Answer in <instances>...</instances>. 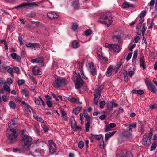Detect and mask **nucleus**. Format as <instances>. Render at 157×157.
<instances>
[{
  "label": "nucleus",
  "instance_id": "nucleus-39",
  "mask_svg": "<svg viewBox=\"0 0 157 157\" xmlns=\"http://www.w3.org/2000/svg\"><path fill=\"white\" fill-rule=\"evenodd\" d=\"M40 99L37 98H34L35 102L36 105H39L40 104Z\"/></svg>",
  "mask_w": 157,
  "mask_h": 157
},
{
  "label": "nucleus",
  "instance_id": "nucleus-30",
  "mask_svg": "<svg viewBox=\"0 0 157 157\" xmlns=\"http://www.w3.org/2000/svg\"><path fill=\"white\" fill-rule=\"evenodd\" d=\"M78 27V25L77 23H73L72 26V28L73 31H76Z\"/></svg>",
  "mask_w": 157,
  "mask_h": 157
},
{
  "label": "nucleus",
  "instance_id": "nucleus-18",
  "mask_svg": "<svg viewBox=\"0 0 157 157\" xmlns=\"http://www.w3.org/2000/svg\"><path fill=\"white\" fill-rule=\"evenodd\" d=\"M132 130V128H129L128 130H124L122 132L123 136L125 137H130L132 136L130 131Z\"/></svg>",
  "mask_w": 157,
  "mask_h": 157
},
{
  "label": "nucleus",
  "instance_id": "nucleus-24",
  "mask_svg": "<svg viewBox=\"0 0 157 157\" xmlns=\"http://www.w3.org/2000/svg\"><path fill=\"white\" fill-rule=\"evenodd\" d=\"M134 5L132 4H130L129 3H127L125 2L124 3L122 6V7L123 8H126L129 7H133Z\"/></svg>",
  "mask_w": 157,
  "mask_h": 157
},
{
  "label": "nucleus",
  "instance_id": "nucleus-57",
  "mask_svg": "<svg viewBox=\"0 0 157 157\" xmlns=\"http://www.w3.org/2000/svg\"><path fill=\"white\" fill-rule=\"evenodd\" d=\"M12 57V58L16 59H17V54L16 53H14L11 54L10 55Z\"/></svg>",
  "mask_w": 157,
  "mask_h": 157
},
{
  "label": "nucleus",
  "instance_id": "nucleus-32",
  "mask_svg": "<svg viewBox=\"0 0 157 157\" xmlns=\"http://www.w3.org/2000/svg\"><path fill=\"white\" fill-rule=\"evenodd\" d=\"M157 146L156 142H154L152 144V145L151 147V151H153L154 150Z\"/></svg>",
  "mask_w": 157,
  "mask_h": 157
},
{
  "label": "nucleus",
  "instance_id": "nucleus-52",
  "mask_svg": "<svg viewBox=\"0 0 157 157\" xmlns=\"http://www.w3.org/2000/svg\"><path fill=\"white\" fill-rule=\"evenodd\" d=\"M98 58V60L101 61L102 60V59L103 58V56L101 55H100V54H98V53H97Z\"/></svg>",
  "mask_w": 157,
  "mask_h": 157
},
{
  "label": "nucleus",
  "instance_id": "nucleus-38",
  "mask_svg": "<svg viewBox=\"0 0 157 157\" xmlns=\"http://www.w3.org/2000/svg\"><path fill=\"white\" fill-rule=\"evenodd\" d=\"M78 147L80 148H82L84 146V143L82 141H80L78 144Z\"/></svg>",
  "mask_w": 157,
  "mask_h": 157
},
{
  "label": "nucleus",
  "instance_id": "nucleus-19",
  "mask_svg": "<svg viewBox=\"0 0 157 157\" xmlns=\"http://www.w3.org/2000/svg\"><path fill=\"white\" fill-rule=\"evenodd\" d=\"M29 3H23L19 5L16 7H15V8L19 9L21 8H25L26 6H29Z\"/></svg>",
  "mask_w": 157,
  "mask_h": 157
},
{
  "label": "nucleus",
  "instance_id": "nucleus-4",
  "mask_svg": "<svg viewBox=\"0 0 157 157\" xmlns=\"http://www.w3.org/2000/svg\"><path fill=\"white\" fill-rule=\"evenodd\" d=\"M105 83H103L99 87L95 89L93 95L94 99V104L96 105L98 103V100L101 96V93L104 88Z\"/></svg>",
  "mask_w": 157,
  "mask_h": 157
},
{
  "label": "nucleus",
  "instance_id": "nucleus-33",
  "mask_svg": "<svg viewBox=\"0 0 157 157\" xmlns=\"http://www.w3.org/2000/svg\"><path fill=\"white\" fill-rule=\"evenodd\" d=\"M81 109H74L73 113L75 115L78 114L80 112Z\"/></svg>",
  "mask_w": 157,
  "mask_h": 157
},
{
  "label": "nucleus",
  "instance_id": "nucleus-1",
  "mask_svg": "<svg viewBox=\"0 0 157 157\" xmlns=\"http://www.w3.org/2000/svg\"><path fill=\"white\" fill-rule=\"evenodd\" d=\"M22 139L21 145L24 152L28 155H40V150L33 144L32 138L29 135L25 134L23 132L21 135Z\"/></svg>",
  "mask_w": 157,
  "mask_h": 157
},
{
  "label": "nucleus",
  "instance_id": "nucleus-15",
  "mask_svg": "<svg viewBox=\"0 0 157 157\" xmlns=\"http://www.w3.org/2000/svg\"><path fill=\"white\" fill-rule=\"evenodd\" d=\"M31 62L33 63H38L41 64V65L43 66L44 65V59L42 57H37L31 60Z\"/></svg>",
  "mask_w": 157,
  "mask_h": 157
},
{
  "label": "nucleus",
  "instance_id": "nucleus-54",
  "mask_svg": "<svg viewBox=\"0 0 157 157\" xmlns=\"http://www.w3.org/2000/svg\"><path fill=\"white\" fill-rule=\"evenodd\" d=\"M23 39L22 36H21L18 38V40L20 42V44L22 45H24V43L22 42Z\"/></svg>",
  "mask_w": 157,
  "mask_h": 157
},
{
  "label": "nucleus",
  "instance_id": "nucleus-3",
  "mask_svg": "<svg viewBox=\"0 0 157 157\" xmlns=\"http://www.w3.org/2000/svg\"><path fill=\"white\" fill-rule=\"evenodd\" d=\"M6 134L8 138L7 141L8 143H12L18 135L16 130L14 129H8L6 132Z\"/></svg>",
  "mask_w": 157,
  "mask_h": 157
},
{
  "label": "nucleus",
  "instance_id": "nucleus-27",
  "mask_svg": "<svg viewBox=\"0 0 157 157\" xmlns=\"http://www.w3.org/2000/svg\"><path fill=\"white\" fill-rule=\"evenodd\" d=\"M21 92L24 94L25 96H28L29 95V91L27 89H23Z\"/></svg>",
  "mask_w": 157,
  "mask_h": 157
},
{
  "label": "nucleus",
  "instance_id": "nucleus-49",
  "mask_svg": "<svg viewBox=\"0 0 157 157\" xmlns=\"http://www.w3.org/2000/svg\"><path fill=\"white\" fill-rule=\"evenodd\" d=\"M37 121L43 123L44 122V121L41 117H38L36 119Z\"/></svg>",
  "mask_w": 157,
  "mask_h": 157
},
{
  "label": "nucleus",
  "instance_id": "nucleus-50",
  "mask_svg": "<svg viewBox=\"0 0 157 157\" xmlns=\"http://www.w3.org/2000/svg\"><path fill=\"white\" fill-rule=\"evenodd\" d=\"M132 53H129L126 58V60L128 61L130 59V58H131L132 56Z\"/></svg>",
  "mask_w": 157,
  "mask_h": 157
},
{
  "label": "nucleus",
  "instance_id": "nucleus-13",
  "mask_svg": "<svg viewBox=\"0 0 157 157\" xmlns=\"http://www.w3.org/2000/svg\"><path fill=\"white\" fill-rule=\"evenodd\" d=\"M116 100L114 99L112 100L111 101H108L107 103V108H113L117 107L118 106V104L115 102Z\"/></svg>",
  "mask_w": 157,
  "mask_h": 157
},
{
  "label": "nucleus",
  "instance_id": "nucleus-51",
  "mask_svg": "<svg viewBox=\"0 0 157 157\" xmlns=\"http://www.w3.org/2000/svg\"><path fill=\"white\" fill-rule=\"evenodd\" d=\"M140 39V37L138 36H136L134 38V42L135 43H137Z\"/></svg>",
  "mask_w": 157,
  "mask_h": 157
},
{
  "label": "nucleus",
  "instance_id": "nucleus-22",
  "mask_svg": "<svg viewBox=\"0 0 157 157\" xmlns=\"http://www.w3.org/2000/svg\"><path fill=\"white\" fill-rule=\"evenodd\" d=\"M116 132V131L112 132H109L108 133H106L105 134V140L107 141L109 138L113 136Z\"/></svg>",
  "mask_w": 157,
  "mask_h": 157
},
{
  "label": "nucleus",
  "instance_id": "nucleus-40",
  "mask_svg": "<svg viewBox=\"0 0 157 157\" xmlns=\"http://www.w3.org/2000/svg\"><path fill=\"white\" fill-rule=\"evenodd\" d=\"M140 67L142 68L143 70H145L146 69L145 62H140Z\"/></svg>",
  "mask_w": 157,
  "mask_h": 157
},
{
  "label": "nucleus",
  "instance_id": "nucleus-45",
  "mask_svg": "<svg viewBox=\"0 0 157 157\" xmlns=\"http://www.w3.org/2000/svg\"><path fill=\"white\" fill-rule=\"evenodd\" d=\"M25 83V81L24 80H19L17 81V83L19 86L23 85Z\"/></svg>",
  "mask_w": 157,
  "mask_h": 157
},
{
  "label": "nucleus",
  "instance_id": "nucleus-53",
  "mask_svg": "<svg viewBox=\"0 0 157 157\" xmlns=\"http://www.w3.org/2000/svg\"><path fill=\"white\" fill-rule=\"evenodd\" d=\"M90 126V123H87L85 125L86 129V132H88L89 130V127Z\"/></svg>",
  "mask_w": 157,
  "mask_h": 157
},
{
  "label": "nucleus",
  "instance_id": "nucleus-59",
  "mask_svg": "<svg viewBox=\"0 0 157 157\" xmlns=\"http://www.w3.org/2000/svg\"><path fill=\"white\" fill-rule=\"evenodd\" d=\"M39 99H40V101H41L42 104V105H43V107H45V106L46 105V104L45 103V102L42 99V98L41 97V96H39Z\"/></svg>",
  "mask_w": 157,
  "mask_h": 157
},
{
  "label": "nucleus",
  "instance_id": "nucleus-2",
  "mask_svg": "<svg viewBox=\"0 0 157 157\" xmlns=\"http://www.w3.org/2000/svg\"><path fill=\"white\" fill-rule=\"evenodd\" d=\"M113 20L111 14L108 12H104L101 14L98 21L101 24L106 25L108 27L113 22Z\"/></svg>",
  "mask_w": 157,
  "mask_h": 157
},
{
  "label": "nucleus",
  "instance_id": "nucleus-31",
  "mask_svg": "<svg viewBox=\"0 0 157 157\" xmlns=\"http://www.w3.org/2000/svg\"><path fill=\"white\" fill-rule=\"evenodd\" d=\"M84 34L86 36H88L92 34V31L90 29H88L84 31Z\"/></svg>",
  "mask_w": 157,
  "mask_h": 157
},
{
  "label": "nucleus",
  "instance_id": "nucleus-61",
  "mask_svg": "<svg viewBox=\"0 0 157 157\" xmlns=\"http://www.w3.org/2000/svg\"><path fill=\"white\" fill-rule=\"evenodd\" d=\"M15 100L17 102H19V103L22 102V100L19 97H17L15 98Z\"/></svg>",
  "mask_w": 157,
  "mask_h": 157
},
{
  "label": "nucleus",
  "instance_id": "nucleus-29",
  "mask_svg": "<svg viewBox=\"0 0 157 157\" xmlns=\"http://www.w3.org/2000/svg\"><path fill=\"white\" fill-rule=\"evenodd\" d=\"M5 68H6V70H7V72L10 74L14 72L13 69L10 67V66H6L5 67Z\"/></svg>",
  "mask_w": 157,
  "mask_h": 157
},
{
  "label": "nucleus",
  "instance_id": "nucleus-28",
  "mask_svg": "<svg viewBox=\"0 0 157 157\" xmlns=\"http://www.w3.org/2000/svg\"><path fill=\"white\" fill-rule=\"evenodd\" d=\"M146 24L144 23L143 24L142 29V34L143 36H144V33L147 29V27L146 26Z\"/></svg>",
  "mask_w": 157,
  "mask_h": 157
},
{
  "label": "nucleus",
  "instance_id": "nucleus-41",
  "mask_svg": "<svg viewBox=\"0 0 157 157\" xmlns=\"http://www.w3.org/2000/svg\"><path fill=\"white\" fill-rule=\"evenodd\" d=\"M100 108H103L105 105V102L104 101H101L100 103Z\"/></svg>",
  "mask_w": 157,
  "mask_h": 157
},
{
  "label": "nucleus",
  "instance_id": "nucleus-11",
  "mask_svg": "<svg viewBox=\"0 0 157 157\" xmlns=\"http://www.w3.org/2000/svg\"><path fill=\"white\" fill-rule=\"evenodd\" d=\"M146 85L148 90L151 92L155 93L156 92L157 89L156 88L151 82L149 81H147Z\"/></svg>",
  "mask_w": 157,
  "mask_h": 157
},
{
  "label": "nucleus",
  "instance_id": "nucleus-62",
  "mask_svg": "<svg viewBox=\"0 0 157 157\" xmlns=\"http://www.w3.org/2000/svg\"><path fill=\"white\" fill-rule=\"evenodd\" d=\"M137 50L134 51V53L133 54V58L135 59L137 58Z\"/></svg>",
  "mask_w": 157,
  "mask_h": 157
},
{
  "label": "nucleus",
  "instance_id": "nucleus-23",
  "mask_svg": "<svg viewBox=\"0 0 157 157\" xmlns=\"http://www.w3.org/2000/svg\"><path fill=\"white\" fill-rule=\"evenodd\" d=\"M90 135L93 139L97 140H100L102 137V136L101 134L94 135L92 133Z\"/></svg>",
  "mask_w": 157,
  "mask_h": 157
},
{
  "label": "nucleus",
  "instance_id": "nucleus-56",
  "mask_svg": "<svg viewBox=\"0 0 157 157\" xmlns=\"http://www.w3.org/2000/svg\"><path fill=\"white\" fill-rule=\"evenodd\" d=\"M145 62L144 57L143 55L140 56V63Z\"/></svg>",
  "mask_w": 157,
  "mask_h": 157
},
{
  "label": "nucleus",
  "instance_id": "nucleus-34",
  "mask_svg": "<svg viewBox=\"0 0 157 157\" xmlns=\"http://www.w3.org/2000/svg\"><path fill=\"white\" fill-rule=\"evenodd\" d=\"M33 47L34 48L35 50L36 49H39L40 48L39 44L36 43H33Z\"/></svg>",
  "mask_w": 157,
  "mask_h": 157
},
{
  "label": "nucleus",
  "instance_id": "nucleus-14",
  "mask_svg": "<svg viewBox=\"0 0 157 157\" xmlns=\"http://www.w3.org/2000/svg\"><path fill=\"white\" fill-rule=\"evenodd\" d=\"M47 16L51 19H57L59 17V15L57 13L53 11L48 13Z\"/></svg>",
  "mask_w": 157,
  "mask_h": 157
},
{
  "label": "nucleus",
  "instance_id": "nucleus-37",
  "mask_svg": "<svg viewBox=\"0 0 157 157\" xmlns=\"http://www.w3.org/2000/svg\"><path fill=\"white\" fill-rule=\"evenodd\" d=\"M3 89L4 90L6 91L8 93H9L10 92V89L9 86L7 85L4 86Z\"/></svg>",
  "mask_w": 157,
  "mask_h": 157
},
{
  "label": "nucleus",
  "instance_id": "nucleus-42",
  "mask_svg": "<svg viewBox=\"0 0 157 157\" xmlns=\"http://www.w3.org/2000/svg\"><path fill=\"white\" fill-rule=\"evenodd\" d=\"M68 100L73 103H75L77 102V99L74 98H68Z\"/></svg>",
  "mask_w": 157,
  "mask_h": 157
},
{
  "label": "nucleus",
  "instance_id": "nucleus-64",
  "mask_svg": "<svg viewBox=\"0 0 157 157\" xmlns=\"http://www.w3.org/2000/svg\"><path fill=\"white\" fill-rule=\"evenodd\" d=\"M106 117V116L105 115H102L101 116H100L99 117V118L101 120H104Z\"/></svg>",
  "mask_w": 157,
  "mask_h": 157
},
{
  "label": "nucleus",
  "instance_id": "nucleus-46",
  "mask_svg": "<svg viewBox=\"0 0 157 157\" xmlns=\"http://www.w3.org/2000/svg\"><path fill=\"white\" fill-rule=\"evenodd\" d=\"M121 157H132V154L130 152H128L126 154Z\"/></svg>",
  "mask_w": 157,
  "mask_h": 157
},
{
  "label": "nucleus",
  "instance_id": "nucleus-36",
  "mask_svg": "<svg viewBox=\"0 0 157 157\" xmlns=\"http://www.w3.org/2000/svg\"><path fill=\"white\" fill-rule=\"evenodd\" d=\"M42 128L45 132H46L48 130V126L45 124H43L42 125Z\"/></svg>",
  "mask_w": 157,
  "mask_h": 157
},
{
  "label": "nucleus",
  "instance_id": "nucleus-21",
  "mask_svg": "<svg viewBox=\"0 0 157 157\" xmlns=\"http://www.w3.org/2000/svg\"><path fill=\"white\" fill-rule=\"evenodd\" d=\"M113 67L111 66L107 68L106 76L108 77L110 76L112 74Z\"/></svg>",
  "mask_w": 157,
  "mask_h": 157
},
{
  "label": "nucleus",
  "instance_id": "nucleus-43",
  "mask_svg": "<svg viewBox=\"0 0 157 157\" xmlns=\"http://www.w3.org/2000/svg\"><path fill=\"white\" fill-rule=\"evenodd\" d=\"M29 79L32 80V81L33 82V83L35 84H37V81L35 80L34 77L31 75H29Z\"/></svg>",
  "mask_w": 157,
  "mask_h": 157
},
{
  "label": "nucleus",
  "instance_id": "nucleus-20",
  "mask_svg": "<svg viewBox=\"0 0 157 157\" xmlns=\"http://www.w3.org/2000/svg\"><path fill=\"white\" fill-rule=\"evenodd\" d=\"M72 5L75 9L78 10L79 9V3L78 1L75 0L72 2Z\"/></svg>",
  "mask_w": 157,
  "mask_h": 157
},
{
  "label": "nucleus",
  "instance_id": "nucleus-6",
  "mask_svg": "<svg viewBox=\"0 0 157 157\" xmlns=\"http://www.w3.org/2000/svg\"><path fill=\"white\" fill-rule=\"evenodd\" d=\"M152 133L150 132L149 133H146L143 136L142 143L145 146H149L151 142Z\"/></svg>",
  "mask_w": 157,
  "mask_h": 157
},
{
  "label": "nucleus",
  "instance_id": "nucleus-44",
  "mask_svg": "<svg viewBox=\"0 0 157 157\" xmlns=\"http://www.w3.org/2000/svg\"><path fill=\"white\" fill-rule=\"evenodd\" d=\"M13 70L15 71H14V72L16 73L17 74H19L20 72V69L18 67H15L13 68Z\"/></svg>",
  "mask_w": 157,
  "mask_h": 157
},
{
  "label": "nucleus",
  "instance_id": "nucleus-48",
  "mask_svg": "<svg viewBox=\"0 0 157 157\" xmlns=\"http://www.w3.org/2000/svg\"><path fill=\"white\" fill-rule=\"evenodd\" d=\"M105 132H107L111 130V128L109 125H106L105 127Z\"/></svg>",
  "mask_w": 157,
  "mask_h": 157
},
{
  "label": "nucleus",
  "instance_id": "nucleus-35",
  "mask_svg": "<svg viewBox=\"0 0 157 157\" xmlns=\"http://www.w3.org/2000/svg\"><path fill=\"white\" fill-rule=\"evenodd\" d=\"M9 106L11 108H15L16 107V105L13 101H10L9 103Z\"/></svg>",
  "mask_w": 157,
  "mask_h": 157
},
{
  "label": "nucleus",
  "instance_id": "nucleus-10",
  "mask_svg": "<svg viewBox=\"0 0 157 157\" xmlns=\"http://www.w3.org/2000/svg\"><path fill=\"white\" fill-rule=\"evenodd\" d=\"M117 32H115L113 35L112 36V38L113 42L117 43V44L121 40V35L120 34H117Z\"/></svg>",
  "mask_w": 157,
  "mask_h": 157
},
{
  "label": "nucleus",
  "instance_id": "nucleus-55",
  "mask_svg": "<svg viewBox=\"0 0 157 157\" xmlns=\"http://www.w3.org/2000/svg\"><path fill=\"white\" fill-rule=\"evenodd\" d=\"M7 83L8 84H12L13 81L12 79L11 78H8L7 79Z\"/></svg>",
  "mask_w": 157,
  "mask_h": 157
},
{
  "label": "nucleus",
  "instance_id": "nucleus-47",
  "mask_svg": "<svg viewBox=\"0 0 157 157\" xmlns=\"http://www.w3.org/2000/svg\"><path fill=\"white\" fill-rule=\"evenodd\" d=\"M46 104L50 108L52 107V102L50 100H47Z\"/></svg>",
  "mask_w": 157,
  "mask_h": 157
},
{
  "label": "nucleus",
  "instance_id": "nucleus-63",
  "mask_svg": "<svg viewBox=\"0 0 157 157\" xmlns=\"http://www.w3.org/2000/svg\"><path fill=\"white\" fill-rule=\"evenodd\" d=\"M142 23L141 22H139L138 24L137 25L136 27V29H140L142 26Z\"/></svg>",
  "mask_w": 157,
  "mask_h": 157
},
{
  "label": "nucleus",
  "instance_id": "nucleus-60",
  "mask_svg": "<svg viewBox=\"0 0 157 157\" xmlns=\"http://www.w3.org/2000/svg\"><path fill=\"white\" fill-rule=\"evenodd\" d=\"M137 92L140 95H142L144 93L143 90L141 89L137 90Z\"/></svg>",
  "mask_w": 157,
  "mask_h": 157
},
{
  "label": "nucleus",
  "instance_id": "nucleus-17",
  "mask_svg": "<svg viewBox=\"0 0 157 157\" xmlns=\"http://www.w3.org/2000/svg\"><path fill=\"white\" fill-rule=\"evenodd\" d=\"M32 71L33 74L35 75L40 74V69L37 66H33Z\"/></svg>",
  "mask_w": 157,
  "mask_h": 157
},
{
  "label": "nucleus",
  "instance_id": "nucleus-12",
  "mask_svg": "<svg viewBox=\"0 0 157 157\" xmlns=\"http://www.w3.org/2000/svg\"><path fill=\"white\" fill-rule=\"evenodd\" d=\"M84 82L82 79L76 78L75 82V87L77 89L80 88L83 86Z\"/></svg>",
  "mask_w": 157,
  "mask_h": 157
},
{
  "label": "nucleus",
  "instance_id": "nucleus-25",
  "mask_svg": "<svg viewBox=\"0 0 157 157\" xmlns=\"http://www.w3.org/2000/svg\"><path fill=\"white\" fill-rule=\"evenodd\" d=\"M72 45L73 48H76L79 46V44L76 40H74L72 42Z\"/></svg>",
  "mask_w": 157,
  "mask_h": 157
},
{
  "label": "nucleus",
  "instance_id": "nucleus-58",
  "mask_svg": "<svg viewBox=\"0 0 157 157\" xmlns=\"http://www.w3.org/2000/svg\"><path fill=\"white\" fill-rule=\"evenodd\" d=\"M155 0H151L149 4V6L151 7H152L154 5L155 3Z\"/></svg>",
  "mask_w": 157,
  "mask_h": 157
},
{
  "label": "nucleus",
  "instance_id": "nucleus-7",
  "mask_svg": "<svg viewBox=\"0 0 157 157\" xmlns=\"http://www.w3.org/2000/svg\"><path fill=\"white\" fill-rule=\"evenodd\" d=\"M105 46L109 49L113 50L116 52H118L120 51L119 47L118 44L106 43L105 44Z\"/></svg>",
  "mask_w": 157,
  "mask_h": 157
},
{
  "label": "nucleus",
  "instance_id": "nucleus-16",
  "mask_svg": "<svg viewBox=\"0 0 157 157\" xmlns=\"http://www.w3.org/2000/svg\"><path fill=\"white\" fill-rule=\"evenodd\" d=\"M16 119H12L11 121L9 122L8 126L10 128L13 129L17 127V123H16Z\"/></svg>",
  "mask_w": 157,
  "mask_h": 157
},
{
  "label": "nucleus",
  "instance_id": "nucleus-9",
  "mask_svg": "<svg viewBox=\"0 0 157 157\" xmlns=\"http://www.w3.org/2000/svg\"><path fill=\"white\" fill-rule=\"evenodd\" d=\"M89 71L93 76H94L97 74V70L96 67L93 62L89 63Z\"/></svg>",
  "mask_w": 157,
  "mask_h": 157
},
{
  "label": "nucleus",
  "instance_id": "nucleus-26",
  "mask_svg": "<svg viewBox=\"0 0 157 157\" xmlns=\"http://www.w3.org/2000/svg\"><path fill=\"white\" fill-rule=\"evenodd\" d=\"M20 104L22 107H24L25 108H31L29 104L24 101H22V102L20 103Z\"/></svg>",
  "mask_w": 157,
  "mask_h": 157
},
{
  "label": "nucleus",
  "instance_id": "nucleus-8",
  "mask_svg": "<svg viewBox=\"0 0 157 157\" xmlns=\"http://www.w3.org/2000/svg\"><path fill=\"white\" fill-rule=\"evenodd\" d=\"M49 152L51 154H53L56 150V145L53 141L51 140L48 141Z\"/></svg>",
  "mask_w": 157,
  "mask_h": 157
},
{
  "label": "nucleus",
  "instance_id": "nucleus-5",
  "mask_svg": "<svg viewBox=\"0 0 157 157\" xmlns=\"http://www.w3.org/2000/svg\"><path fill=\"white\" fill-rule=\"evenodd\" d=\"M66 80L63 78L57 77L56 78L55 82L53 84L54 87L58 88L61 87L62 85L67 84Z\"/></svg>",
  "mask_w": 157,
  "mask_h": 157
}]
</instances>
